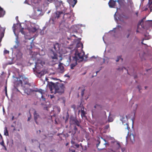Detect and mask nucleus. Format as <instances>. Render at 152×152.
Wrapping results in <instances>:
<instances>
[{"mask_svg":"<svg viewBox=\"0 0 152 152\" xmlns=\"http://www.w3.org/2000/svg\"><path fill=\"white\" fill-rule=\"evenodd\" d=\"M116 1V0H110L108 3L109 7L111 8L114 7Z\"/></svg>","mask_w":152,"mask_h":152,"instance_id":"obj_11","label":"nucleus"},{"mask_svg":"<svg viewBox=\"0 0 152 152\" xmlns=\"http://www.w3.org/2000/svg\"><path fill=\"white\" fill-rule=\"evenodd\" d=\"M5 93H6V95H7V87L6 86H5Z\"/></svg>","mask_w":152,"mask_h":152,"instance_id":"obj_44","label":"nucleus"},{"mask_svg":"<svg viewBox=\"0 0 152 152\" xmlns=\"http://www.w3.org/2000/svg\"><path fill=\"white\" fill-rule=\"evenodd\" d=\"M49 4V3L48 0H44L43 4L45 6H48Z\"/></svg>","mask_w":152,"mask_h":152,"instance_id":"obj_22","label":"nucleus"},{"mask_svg":"<svg viewBox=\"0 0 152 152\" xmlns=\"http://www.w3.org/2000/svg\"><path fill=\"white\" fill-rule=\"evenodd\" d=\"M58 70L60 73H62L64 71V67L62 64L59 63L58 65Z\"/></svg>","mask_w":152,"mask_h":152,"instance_id":"obj_10","label":"nucleus"},{"mask_svg":"<svg viewBox=\"0 0 152 152\" xmlns=\"http://www.w3.org/2000/svg\"><path fill=\"white\" fill-rule=\"evenodd\" d=\"M127 120V118H122L121 119V121H122V122L123 123H126L127 124L126 121Z\"/></svg>","mask_w":152,"mask_h":152,"instance_id":"obj_24","label":"nucleus"},{"mask_svg":"<svg viewBox=\"0 0 152 152\" xmlns=\"http://www.w3.org/2000/svg\"><path fill=\"white\" fill-rule=\"evenodd\" d=\"M62 14H63V12H59V11H57L55 13V14L56 15V18H59L60 16V15Z\"/></svg>","mask_w":152,"mask_h":152,"instance_id":"obj_18","label":"nucleus"},{"mask_svg":"<svg viewBox=\"0 0 152 152\" xmlns=\"http://www.w3.org/2000/svg\"><path fill=\"white\" fill-rule=\"evenodd\" d=\"M99 71H96V75L97 74V73Z\"/></svg>","mask_w":152,"mask_h":152,"instance_id":"obj_57","label":"nucleus"},{"mask_svg":"<svg viewBox=\"0 0 152 152\" xmlns=\"http://www.w3.org/2000/svg\"><path fill=\"white\" fill-rule=\"evenodd\" d=\"M69 119V124H79V121L76 117L72 115L70 116Z\"/></svg>","mask_w":152,"mask_h":152,"instance_id":"obj_6","label":"nucleus"},{"mask_svg":"<svg viewBox=\"0 0 152 152\" xmlns=\"http://www.w3.org/2000/svg\"><path fill=\"white\" fill-rule=\"evenodd\" d=\"M83 44L81 42H79L77 43L76 45V47L77 48H79L80 47H82V48H83Z\"/></svg>","mask_w":152,"mask_h":152,"instance_id":"obj_27","label":"nucleus"},{"mask_svg":"<svg viewBox=\"0 0 152 152\" xmlns=\"http://www.w3.org/2000/svg\"><path fill=\"white\" fill-rule=\"evenodd\" d=\"M37 30V29L35 27H31L29 29V32L32 33H34Z\"/></svg>","mask_w":152,"mask_h":152,"instance_id":"obj_17","label":"nucleus"},{"mask_svg":"<svg viewBox=\"0 0 152 152\" xmlns=\"http://www.w3.org/2000/svg\"><path fill=\"white\" fill-rule=\"evenodd\" d=\"M75 146L77 147V148H79V144H76L75 145Z\"/></svg>","mask_w":152,"mask_h":152,"instance_id":"obj_49","label":"nucleus"},{"mask_svg":"<svg viewBox=\"0 0 152 152\" xmlns=\"http://www.w3.org/2000/svg\"><path fill=\"white\" fill-rule=\"evenodd\" d=\"M137 88L139 89V91H140L141 88H140V86H137Z\"/></svg>","mask_w":152,"mask_h":152,"instance_id":"obj_51","label":"nucleus"},{"mask_svg":"<svg viewBox=\"0 0 152 152\" xmlns=\"http://www.w3.org/2000/svg\"><path fill=\"white\" fill-rule=\"evenodd\" d=\"M21 115V113H19L18 115H17V114H16L15 115H16L17 117H16L15 118H17L19 116H20Z\"/></svg>","mask_w":152,"mask_h":152,"instance_id":"obj_41","label":"nucleus"},{"mask_svg":"<svg viewBox=\"0 0 152 152\" xmlns=\"http://www.w3.org/2000/svg\"><path fill=\"white\" fill-rule=\"evenodd\" d=\"M67 1L72 7H74L77 2V0H67Z\"/></svg>","mask_w":152,"mask_h":152,"instance_id":"obj_9","label":"nucleus"},{"mask_svg":"<svg viewBox=\"0 0 152 152\" xmlns=\"http://www.w3.org/2000/svg\"><path fill=\"white\" fill-rule=\"evenodd\" d=\"M132 124H134V121H132Z\"/></svg>","mask_w":152,"mask_h":152,"instance_id":"obj_63","label":"nucleus"},{"mask_svg":"<svg viewBox=\"0 0 152 152\" xmlns=\"http://www.w3.org/2000/svg\"><path fill=\"white\" fill-rule=\"evenodd\" d=\"M0 136L1 137V138H2V136L1 134H0Z\"/></svg>","mask_w":152,"mask_h":152,"instance_id":"obj_56","label":"nucleus"},{"mask_svg":"<svg viewBox=\"0 0 152 152\" xmlns=\"http://www.w3.org/2000/svg\"><path fill=\"white\" fill-rule=\"evenodd\" d=\"M20 79L22 81H25V80L26 79V78L24 75H23L20 76Z\"/></svg>","mask_w":152,"mask_h":152,"instance_id":"obj_25","label":"nucleus"},{"mask_svg":"<svg viewBox=\"0 0 152 152\" xmlns=\"http://www.w3.org/2000/svg\"><path fill=\"white\" fill-rule=\"evenodd\" d=\"M4 53L5 54H9V51L6 50H4Z\"/></svg>","mask_w":152,"mask_h":152,"instance_id":"obj_36","label":"nucleus"},{"mask_svg":"<svg viewBox=\"0 0 152 152\" xmlns=\"http://www.w3.org/2000/svg\"><path fill=\"white\" fill-rule=\"evenodd\" d=\"M60 45L58 43H55L53 44L51 49H53V50L57 52L59 50Z\"/></svg>","mask_w":152,"mask_h":152,"instance_id":"obj_7","label":"nucleus"},{"mask_svg":"<svg viewBox=\"0 0 152 152\" xmlns=\"http://www.w3.org/2000/svg\"><path fill=\"white\" fill-rule=\"evenodd\" d=\"M33 114L34 121L36 124H38V121L41 119L40 116L37 113V111L35 110H34Z\"/></svg>","mask_w":152,"mask_h":152,"instance_id":"obj_5","label":"nucleus"},{"mask_svg":"<svg viewBox=\"0 0 152 152\" xmlns=\"http://www.w3.org/2000/svg\"><path fill=\"white\" fill-rule=\"evenodd\" d=\"M94 108H96V106H95H95H94Z\"/></svg>","mask_w":152,"mask_h":152,"instance_id":"obj_62","label":"nucleus"},{"mask_svg":"<svg viewBox=\"0 0 152 152\" xmlns=\"http://www.w3.org/2000/svg\"><path fill=\"white\" fill-rule=\"evenodd\" d=\"M127 31H128V32L129 33L127 35V38H128L129 37L130 35V33L131 32V30L130 29H128L127 30Z\"/></svg>","mask_w":152,"mask_h":152,"instance_id":"obj_35","label":"nucleus"},{"mask_svg":"<svg viewBox=\"0 0 152 152\" xmlns=\"http://www.w3.org/2000/svg\"><path fill=\"white\" fill-rule=\"evenodd\" d=\"M148 6L150 7V12H152V0H148Z\"/></svg>","mask_w":152,"mask_h":152,"instance_id":"obj_15","label":"nucleus"},{"mask_svg":"<svg viewBox=\"0 0 152 152\" xmlns=\"http://www.w3.org/2000/svg\"><path fill=\"white\" fill-rule=\"evenodd\" d=\"M148 8H150V7H148V4H147L146 7H143V8L142 9V10L143 11H146L148 10Z\"/></svg>","mask_w":152,"mask_h":152,"instance_id":"obj_31","label":"nucleus"},{"mask_svg":"<svg viewBox=\"0 0 152 152\" xmlns=\"http://www.w3.org/2000/svg\"><path fill=\"white\" fill-rule=\"evenodd\" d=\"M73 36L75 37H76L75 35H73Z\"/></svg>","mask_w":152,"mask_h":152,"instance_id":"obj_60","label":"nucleus"},{"mask_svg":"<svg viewBox=\"0 0 152 152\" xmlns=\"http://www.w3.org/2000/svg\"><path fill=\"white\" fill-rule=\"evenodd\" d=\"M109 127V124L107 125L105 127V129H108Z\"/></svg>","mask_w":152,"mask_h":152,"instance_id":"obj_43","label":"nucleus"},{"mask_svg":"<svg viewBox=\"0 0 152 152\" xmlns=\"http://www.w3.org/2000/svg\"><path fill=\"white\" fill-rule=\"evenodd\" d=\"M20 32L23 34H25V32L23 31V28H22L21 29Z\"/></svg>","mask_w":152,"mask_h":152,"instance_id":"obj_32","label":"nucleus"},{"mask_svg":"<svg viewBox=\"0 0 152 152\" xmlns=\"http://www.w3.org/2000/svg\"><path fill=\"white\" fill-rule=\"evenodd\" d=\"M47 86L52 93H58L60 95L64 92L65 87L63 83L59 82L54 83L52 82H48Z\"/></svg>","mask_w":152,"mask_h":152,"instance_id":"obj_1","label":"nucleus"},{"mask_svg":"<svg viewBox=\"0 0 152 152\" xmlns=\"http://www.w3.org/2000/svg\"><path fill=\"white\" fill-rule=\"evenodd\" d=\"M17 83L18 85L20 84L21 86H22L23 82L20 79L18 80V79H17Z\"/></svg>","mask_w":152,"mask_h":152,"instance_id":"obj_26","label":"nucleus"},{"mask_svg":"<svg viewBox=\"0 0 152 152\" xmlns=\"http://www.w3.org/2000/svg\"><path fill=\"white\" fill-rule=\"evenodd\" d=\"M24 93L27 94V95H29L30 94V92L31 91V90L29 88H26L24 89Z\"/></svg>","mask_w":152,"mask_h":152,"instance_id":"obj_20","label":"nucleus"},{"mask_svg":"<svg viewBox=\"0 0 152 152\" xmlns=\"http://www.w3.org/2000/svg\"><path fill=\"white\" fill-rule=\"evenodd\" d=\"M75 150L74 149H72L71 148L69 149V152H75Z\"/></svg>","mask_w":152,"mask_h":152,"instance_id":"obj_38","label":"nucleus"},{"mask_svg":"<svg viewBox=\"0 0 152 152\" xmlns=\"http://www.w3.org/2000/svg\"><path fill=\"white\" fill-rule=\"evenodd\" d=\"M53 50V49H51L50 50L49 54L50 56L53 59H58V55L57 52Z\"/></svg>","mask_w":152,"mask_h":152,"instance_id":"obj_4","label":"nucleus"},{"mask_svg":"<svg viewBox=\"0 0 152 152\" xmlns=\"http://www.w3.org/2000/svg\"><path fill=\"white\" fill-rule=\"evenodd\" d=\"M5 13V11L0 6V18L3 17Z\"/></svg>","mask_w":152,"mask_h":152,"instance_id":"obj_14","label":"nucleus"},{"mask_svg":"<svg viewBox=\"0 0 152 152\" xmlns=\"http://www.w3.org/2000/svg\"><path fill=\"white\" fill-rule=\"evenodd\" d=\"M120 59H121V60L122 61H123V59L121 58V57H120V56L118 57L117 58V59L116 60V62H118Z\"/></svg>","mask_w":152,"mask_h":152,"instance_id":"obj_34","label":"nucleus"},{"mask_svg":"<svg viewBox=\"0 0 152 152\" xmlns=\"http://www.w3.org/2000/svg\"><path fill=\"white\" fill-rule=\"evenodd\" d=\"M76 65L74 64H71L70 65L71 68L72 69H74V67Z\"/></svg>","mask_w":152,"mask_h":152,"instance_id":"obj_33","label":"nucleus"},{"mask_svg":"<svg viewBox=\"0 0 152 152\" xmlns=\"http://www.w3.org/2000/svg\"><path fill=\"white\" fill-rule=\"evenodd\" d=\"M84 90H82L81 92V95L82 96H83L84 95Z\"/></svg>","mask_w":152,"mask_h":152,"instance_id":"obj_40","label":"nucleus"},{"mask_svg":"<svg viewBox=\"0 0 152 152\" xmlns=\"http://www.w3.org/2000/svg\"><path fill=\"white\" fill-rule=\"evenodd\" d=\"M69 114L68 112H67L66 114H64L63 117V120L64 121V122L66 123H67L69 117Z\"/></svg>","mask_w":152,"mask_h":152,"instance_id":"obj_12","label":"nucleus"},{"mask_svg":"<svg viewBox=\"0 0 152 152\" xmlns=\"http://www.w3.org/2000/svg\"><path fill=\"white\" fill-rule=\"evenodd\" d=\"M126 125L127 126V129L128 130H129V129H130V127L128 126H129L128 124H126Z\"/></svg>","mask_w":152,"mask_h":152,"instance_id":"obj_47","label":"nucleus"},{"mask_svg":"<svg viewBox=\"0 0 152 152\" xmlns=\"http://www.w3.org/2000/svg\"><path fill=\"white\" fill-rule=\"evenodd\" d=\"M84 53H79L78 51H76L74 57L76 61H78L79 62L82 61L84 59L83 55Z\"/></svg>","mask_w":152,"mask_h":152,"instance_id":"obj_3","label":"nucleus"},{"mask_svg":"<svg viewBox=\"0 0 152 152\" xmlns=\"http://www.w3.org/2000/svg\"><path fill=\"white\" fill-rule=\"evenodd\" d=\"M39 93H40V94L41 95V97L42 99V100L45 101V98H44L43 96L42 95L43 93L44 92V90H43L42 89H40L39 91H38Z\"/></svg>","mask_w":152,"mask_h":152,"instance_id":"obj_19","label":"nucleus"},{"mask_svg":"<svg viewBox=\"0 0 152 152\" xmlns=\"http://www.w3.org/2000/svg\"><path fill=\"white\" fill-rule=\"evenodd\" d=\"M5 149L6 150H7V148L6 147L5 148Z\"/></svg>","mask_w":152,"mask_h":152,"instance_id":"obj_64","label":"nucleus"},{"mask_svg":"<svg viewBox=\"0 0 152 152\" xmlns=\"http://www.w3.org/2000/svg\"><path fill=\"white\" fill-rule=\"evenodd\" d=\"M129 138L131 142H133L134 141V135L133 134H130L129 136Z\"/></svg>","mask_w":152,"mask_h":152,"instance_id":"obj_21","label":"nucleus"},{"mask_svg":"<svg viewBox=\"0 0 152 152\" xmlns=\"http://www.w3.org/2000/svg\"><path fill=\"white\" fill-rule=\"evenodd\" d=\"M144 40V39H142V42H141V43H142V44H143V45H145V44L144 43H143V41Z\"/></svg>","mask_w":152,"mask_h":152,"instance_id":"obj_53","label":"nucleus"},{"mask_svg":"<svg viewBox=\"0 0 152 152\" xmlns=\"http://www.w3.org/2000/svg\"><path fill=\"white\" fill-rule=\"evenodd\" d=\"M54 95H52L50 96V98L51 99L53 98L54 97Z\"/></svg>","mask_w":152,"mask_h":152,"instance_id":"obj_52","label":"nucleus"},{"mask_svg":"<svg viewBox=\"0 0 152 152\" xmlns=\"http://www.w3.org/2000/svg\"><path fill=\"white\" fill-rule=\"evenodd\" d=\"M45 64V62L42 61L40 59H38L37 61L35 63L34 68H33L34 72L36 71L38 73V76L41 77L44 75L45 73L44 71H42L38 72L37 70L42 67L43 65Z\"/></svg>","mask_w":152,"mask_h":152,"instance_id":"obj_2","label":"nucleus"},{"mask_svg":"<svg viewBox=\"0 0 152 152\" xmlns=\"http://www.w3.org/2000/svg\"><path fill=\"white\" fill-rule=\"evenodd\" d=\"M113 121V118L110 117L109 116L108 119V122H112Z\"/></svg>","mask_w":152,"mask_h":152,"instance_id":"obj_29","label":"nucleus"},{"mask_svg":"<svg viewBox=\"0 0 152 152\" xmlns=\"http://www.w3.org/2000/svg\"><path fill=\"white\" fill-rule=\"evenodd\" d=\"M14 116H12V120H13L14 119Z\"/></svg>","mask_w":152,"mask_h":152,"instance_id":"obj_54","label":"nucleus"},{"mask_svg":"<svg viewBox=\"0 0 152 152\" xmlns=\"http://www.w3.org/2000/svg\"><path fill=\"white\" fill-rule=\"evenodd\" d=\"M31 115H30V117H28V121H29L31 120Z\"/></svg>","mask_w":152,"mask_h":152,"instance_id":"obj_45","label":"nucleus"},{"mask_svg":"<svg viewBox=\"0 0 152 152\" xmlns=\"http://www.w3.org/2000/svg\"><path fill=\"white\" fill-rule=\"evenodd\" d=\"M133 125H134V124H132V127H133Z\"/></svg>","mask_w":152,"mask_h":152,"instance_id":"obj_59","label":"nucleus"},{"mask_svg":"<svg viewBox=\"0 0 152 152\" xmlns=\"http://www.w3.org/2000/svg\"><path fill=\"white\" fill-rule=\"evenodd\" d=\"M71 17V14L69 13H65L64 14L63 18L65 20L67 19H69Z\"/></svg>","mask_w":152,"mask_h":152,"instance_id":"obj_13","label":"nucleus"},{"mask_svg":"<svg viewBox=\"0 0 152 152\" xmlns=\"http://www.w3.org/2000/svg\"><path fill=\"white\" fill-rule=\"evenodd\" d=\"M84 107H82L81 108V116L82 118L83 117H85L86 116L85 115L86 114V113L84 110Z\"/></svg>","mask_w":152,"mask_h":152,"instance_id":"obj_16","label":"nucleus"},{"mask_svg":"<svg viewBox=\"0 0 152 152\" xmlns=\"http://www.w3.org/2000/svg\"><path fill=\"white\" fill-rule=\"evenodd\" d=\"M18 47V46H14V48L15 49H16Z\"/></svg>","mask_w":152,"mask_h":152,"instance_id":"obj_55","label":"nucleus"},{"mask_svg":"<svg viewBox=\"0 0 152 152\" xmlns=\"http://www.w3.org/2000/svg\"><path fill=\"white\" fill-rule=\"evenodd\" d=\"M72 125H74V124H72ZM74 125H74V131H76L77 130V126H80V124H74Z\"/></svg>","mask_w":152,"mask_h":152,"instance_id":"obj_23","label":"nucleus"},{"mask_svg":"<svg viewBox=\"0 0 152 152\" xmlns=\"http://www.w3.org/2000/svg\"><path fill=\"white\" fill-rule=\"evenodd\" d=\"M71 143L72 144H74L75 143V142L73 141L72 140L71 141Z\"/></svg>","mask_w":152,"mask_h":152,"instance_id":"obj_50","label":"nucleus"},{"mask_svg":"<svg viewBox=\"0 0 152 152\" xmlns=\"http://www.w3.org/2000/svg\"><path fill=\"white\" fill-rule=\"evenodd\" d=\"M0 144L3 146H4V142L3 140L1 142H0Z\"/></svg>","mask_w":152,"mask_h":152,"instance_id":"obj_39","label":"nucleus"},{"mask_svg":"<svg viewBox=\"0 0 152 152\" xmlns=\"http://www.w3.org/2000/svg\"><path fill=\"white\" fill-rule=\"evenodd\" d=\"M49 0V2L50 3H52L53 1H54L55 0Z\"/></svg>","mask_w":152,"mask_h":152,"instance_id":"obj_46","label":"nucleus"},{"mask_svg":"<svg viewBox=\"0 0 152 152\" xmlns=\"http://www.w3.org/2000/svg\"><path fill=\"white\" fill-rule=\"evenodd\" d=\"M49 120L48 121V123L49 124H51V123H55V124H57V122L56 121L55 117L54 116H49L48 118Z\"/></svg>","mask_w":152,"mask_h":152,"instance_id":"obj_8","label":"nucleus"},{"mask_svg":"<svg viewBox=\"0 0 152 152\" xmlns=\"http://www.w3.org/2000/svg\"><path fill=\"white\" fill-rule=\"evenodd\" d=\"M15 42L18 46L19 42L17 39L16 40Z\"/></svg>","mask_w":152,"mask_h":152,"instance_id":"obj_37","label":"nucleus"},{"mask_svg":"<svg viewBox=\"0 0 152 152\" xmlns=\"http://www.w3.org/2000/svg\"><path fill=\"white\" fill-rule=\"evenodd\" d=\"M31 39V38H28V39H29V40H30Z\"/></svg>","mask_w":152,"mask_h":152,"instance_id":"obj_58","label":"nucleus"},{"mask_svg":"<svg viewBox=\"0 0 152 152\" xmlns=\"http://www.w3.org/2000/svg\"><path fill=\"white\" fill-rule=\"evenodd\" d=\"M99 141V142L97 144V145H96V147H97V148H98V147L99 145V143H100V142L99 141Z\"/></svg>","mask_w":152,"mask_h":152,"instance_id":"obj_48","label":"nucleus"},{"mask_svg":"<svg viewBox=\"0 0 152 152\" xmlns=\"http://www.w3.org/2000/svg\"><path fill=\"white\" fill-rule=\"evenodd\" d=\"M117 144L118 145V149H119L120 148H121V145H120V143L118 142L117 143Z\"/></svg>","mask_w":152,"mask_h":152,"instance_id":"obj_42","label":"nucleus"},{"mask_svg":"<svg viewBox=\"0 0 152 152\" xmlns=\"http://www.w3.org/2000/svg\"><path fill=\"white\" fill-rule=\"evenodd\" d=\"M41 0H33V2L34 4H37L39 3Z\"/></svg>","mask_w":152,"mask_h":152,"instance_id":"obj_30","label":"nucleus"},{"mask_svg":"<svg viewBox=\"0 0 152 152\" xmlns=\"http://www.w3.org/2000/svg\"><path fill=\"white\" fill-rule=\"evenodd\" d=\"M146 88H147V87H146V86H145V89H146Z\"/></svg>","mask_w":152,"mask_h":152,"instance_id":"obj_61","label":"nucleus"},{"mask_svg":"<svg viewBox=\"0 0 152 152\" xmlns=\"http://www.w3.org/2000/svg\"><path fill=\"white\" fill-rule=\"evenodd\" d=\"M4 134L6 136H8V132L7 130V127H5L4 131Z\"/></svg>","mask_w":152,"mask_h":152,"instance_id":"obj_28","label":"nucleus"}]
</instances>
